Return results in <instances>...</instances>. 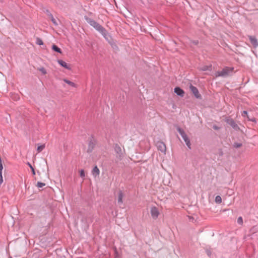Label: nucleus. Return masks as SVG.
I'll return each mask as SVG.
<instances>
[{"label": "nucleus", "mask_w": 258, "mask_h": 258, "mask_svg": "<svg viewBox=\"0 0 258 258\" xmlns=\"http://www.w3.org/2000/svg\"><path fill=\"white\" fill-rule=\"evenodd\" d=\"M95 146V141L93 139H91L88 144V148L87 151V153H90L92 152Z\"/></svg>", "instance_id": "6e6552de"}, {"label": "nucleus", "mask_w": 258, "mask_h": 258, "mask_svg": "<svg viewBox=\"0 0 258 258\" xmlns=\"http://www.w3.org/2000/svg\"><path fill=\"white\" fill-rule=\"evenodd\" d=\"M45 13L49 17H50V15H52L51 13L48 10H46Z\"/></svg>", "instance_id": "2f4dec72"}, {"label": "nucleus", "mask_w": 258, "mask_h": 258, "mask_svg": "<svg viewBox=\"0 0 258 258\" xmlns=\"http://www.w3.org/2000/svg\"><path fill=\"white\" fill-rule=\"evenodd\" d=\"M207 253L209 255H210V252H208Z\"/></svg>", "instance_id": "4c0bfd02"}, {"label": "nucleus", "mask_w": 258, "mask_h": 258, "mask_svg": "<svg viewBox=\"0 0 258 258\" xmlns=\"http://www.w3.org/2000/svg\"><path fill=\"white\" fill-rule=\"evenodd\" d=\"M159 214L158 210L156 207H153L151 208V214L153 218L156 219L158 217Z\"/></svg>", "instance_id": "0eeeda50"}, {"label": "nucleus", "mask_w": 258, "mask_h": 258, "mask_svg": "<svg viewBox=\"0 0 258 258\" xmlns=\"http://www.w3.org/2000/svg\"><path fill=\"white\" fill-rule=\"evenodd\" d=\"M37 70L40 71L43 75H45L47 73L46 70L43 67L39 68Z\"/></svg>", "instance_id": "4be33fe9"}, {"label": "nucleus", "mask_w": 258, "mask_h": 258, "mask_svg": "<svg viewBox=\"0 0 258 258\" xmlns=\"http://www.w3.org/2000/svg\"><path fill=\"white\" fill-rule=\"evenodd\" d=\"M28 164L30 168H31V170H32L33 174L35 175V171L32 166L29 163H28Z\"/></svg>", "instance_id": "bb28decb"}, {"label": "nucleus", "mask_w": 258, "mask_h": 258, "mask_svg": "<svg viewBox=\"0 0 258 258\" xmlns=\"http://www.w3.org/2000/svg\"><path fill=\"white\" fill-rule=\"evenodd\" d=\"M100 173V170L99 168L97 167V166H95L92 171V174L94 177H96L97 176L99 175Z\"/></svg>", "instance_id": "f8f14e48"}, {"label": "nucleus", "mask_w": 258, "mask_h": 258, "mask_svg": "<svg viewBox=\"0 0 258 258\" xmlns=\"http://www.w3.org/2000/svg\"><path fill=\"white\" fill-rule=\"evenodd\" d=\"M249 121L256 122V119L254 117H252L251 119H249Z\"/></svg>", "instance_id": "72a5a7b5"}, {"label": "nucleus", "mask_w": 258, "mask_h": 258, "mask_svg": "<svg viewBox=\"0 0 258 258\" xmlns=\"http://www.w3.org/2000/svg\"><path fill=\"white\" fill-rule=\"evenodd\" d=\"M246 117H247V118L248 119V120H249V119H251V118H250V117L249 116V115H246Z\"/></svg>", "instance_id": "c9c22d12"}, {"label": "nucleus", "mask_w": 258, "mask_h": 258, "mask_svg": "<svg viewBox=\"0 0 258 258\" xmlns=\"http://www.w3.org/2000/svg\"><path fill=\"white\" fill-rule=\"evenodd\" d=\"M45 185V183L41 182H38L37 183V186L39 188L42 187L43 186Z\"/></svg>", "instance_id": "393cba45"}, {"label": "nucleus", "mask_w": 258, "mask_h": 258, "mask_svg": "<svg viewBox=\"0 0 258 258\" xmlns=\"http://www.w3.org/2000/svg\"><path fill=\"white\" fill-rule=\"evenodd\" d=\"M174 92L178 96L183 97L184 94V91L178 87H176L174 88Z\"/></svg>", "instance_id": "1a4fd4ad"}, {"label": "nucleus", "mask_w": 258, "mask_h": 258, "mask_svg": "<svg viewBox=\"0 0 258 258\" xmlns=\"http://www.w3.org/2000/svg\"><path fill=\"white\" fill-rule=\"evenodd\" d=\"M156 147L158 150L160 151L162 153H165L166 147L165 144L161 141H158L156 143Z\"/></svg>", "instance_id": "39448f33"}, {"label": "nucleus", "mask_w": 258, "mask_h": 258, "mask_svg": "<svg viewBox=\"0 0 258 258\" xmlns=\"http://www.w3.org/2000/svg\"><path fill=\"white\" fill-rule=\"evenodd\" d=\"M192 42H193V43H194V44H195V45H197V44H198V43H199V41H198L196 40V41H194Z\"/></svg>", "instance_id": "f704fd0d"}, {"label": "nucleus", "mask_w": 258, "mask_h": 258, "mask_svg": "<svg viewBox=\"0 0 258 258\" xmlns=\"http://www.w3.org/2000/svg\"><path fill=\"white\" fill-rule=\"evenodd\" d=\"M85 20L89 25L100 33L104 38L110 43L109 39L111 38V37L109 33L101 25L91 18L86 17L85 18Z\"/></svg>", "instance_id": "f257e3e1"}, {"label": "nucleus", "mask_w": 258, "mask_h": 258, "mask_svg": "<svg viewBox=\"0 0 258 258\" xmlns=\"http://www.w3.org/2000/svg\"><path fill=\"white\" fill-rule=\"evenodd\" d=\"M177 130L182 137L186 135V134L185 133L184 131L180 127H178L177 128Z\"/></svg>", "instance_id": "f3484780"}, {"label": "nucleus", "mask_w": 258, "mask_h": 258, "mask_svg": "<svg viewBox=\"0 0 258 258\" xmlns=\"http://www.w3.org/2000/svg\"><path fill=\"white\" fill-rule=\"evenodd\" d=\"M114 151L117 154L114 162L117 164L122 159V150L120 147L118 145L116 144L114 146Z\"/></svg>", "instance_id": "7ed1b4c3"}, {"label": "nucleus", "mask_w": 258, "mask_h": 258, "mask_svg": "<svg viewBox=\"0 0 258 258\" xmlns=\"http://www.w3.org/2000/svg\"><path fill=\"white\" fill-rule=\"evenodd\" d=\"M111 46L113 49L116 50H117L118 49V47L117 46V45L115 44H114V43L111 44Z\"/></svg>", "instance_id": "c85d7f7f"}, {"label": "nucleus", "mask_w": 258, "mask_h": 258, "mask_svg": "<svg viewBox=\"0 0 258 258\" xmlns=\"http://www.w3.org/2000/svg\"><path fill=\"white\" fill-rule=\"evenodd\" d=\"M233 146L235 148H239L242 146V144L240 143H234Z\"/></svg>", "instance_id": "b1692460"}, {"label": "nucleus", "mask_w": 258, "mask_h": 258, "mask_svg": "<svg viewBox=\"0 0 258 258\" xmlns=\"http://www.w3.org/2000/svg\"><path fill=\"white\" fill-rule=\"evenodd\" d=\"M52 49L57 52H58L59 53H62V51L60 49V48H59L58 47H57L56 45L55 44H53L52 46Z\"/></svg>", "instance_id": "dca6fc26"}, {"label": "nucleus", "mask_w": 258, "mask_h": 258, "mask_svg": "<svg viewBox=\"0 0 258 258\" xmlns=\"http://www.w3.org/2000/svg\"><path fill=\"white\" fill-rule=\"evenodd\" d=\"M223 155V152L220 150V155L222 156Z\"/></svg>", "instance_id": "e433bc0d"}, {"label": "nucleus", "mask_w": 258, "mask_h": 258, "mask_svg": "<svg viewBox=\"0 0 258 258\" xmlns=\"http://www.w3.org/2000/svg\"><path fill=\"white\" fill-rule=\"evenodd\" d=\"M248 38L251 43L252 44L254 47H256L258 46L257 40L255 37L251 36H249Z\"/></svg>", "instance_id": "9d476101"}, {"label": "nucleus", "mask_w": 258, "mask_h": 258, "mask_svg": "<svg viewBox=\"0 0 258 258\" xmlns=\"http://www.w3.org/2000/svg\"><path fill=\"white\" fill-rule=\"evenodd\" d=\"M226 122L230 125L235 131L239 130V127L232 118H227L225 120Z\"/></svg>", "instance_id": "20e7f679"}, {"label": "nucleus", "mask_w": 258, "mask_h": 258, "mask_svg": "<svg viewBox=\"0 0 258 258\" xmlns=\"http://www.w3.org/2000/svg\"><path fill=\"white\" fill-rule=\"evenodd\" d=\"M57 62L62 67H63L68 70L71 69L70 66L69 64H68L65 61H64L62 60H60V59H58L57 60Z\"/></svg>", "instance_id": "9b49d317"}, {"label": "nucleus", "mask_w": 258, "mask_h": 258, "mask_svg": "<svg viewBox=\"0 0 258 258\" xmlns=\"http://www.w3.org/2000/svg\"><path fill=\"white\" fill-rule=\"evenodd\" d=\"M85 176V172H84V170H81L80 171V176L82 178H84Z\"/></svg>", "instance_id": "cd10ccee"}, {"label": "nucleus", "mask_w": 258, "mask_h": 258, "mask_svg": "<svg viewBox=\"0 0 258 258\" xmlns=\"http://www.w3.org/2000/svg\"><path fill=\"white\" fill-rule=\"evenodd\" d=\"M123 197V194L122 191L119 190L118 192V195L117 198V203L119 204L122 203V198Z\"/></svg>", "instance_id": "ddd939ff"}, {"label": "nucleus", "mask_w": 258, "mask_h": 258, "mask_svg": "<svg viewBox=\"0 0 258 258\" xmlns=\"http://www.w3.org/2000/svg\"><path fill=\"white\" fill-rule=\"evenodd\" d=\"M183 139V140L184 141V142H185V144L186 145H187V146L190 149V140L189 139H188V138L187 137V136H186V135L184 136H183V137H182Z\"/></svg>", "instance_id": "4468645a"}, {"label": "nucleus", "mask_w": 258, "mask_h": 258, "mask_svg": "<svg viewBox=\"0 0 258 258\" xmlns=\"http://www.w3.org/2000/svg\"><path fill=\"white\" fill-rule=\"evenodd\" d=\"M49 18L50 19L51 21H52V22L53 23V24L54 25H55V26L57 25V22H56V20L53 17L52 15H50V17Z\"/></svg>", "instance_id": "6ab92c4d"}, {"label": "nucleus", "mask_w": 258, "mask_h": 258, "mask_svg": "<svg viewBox=\"0 0 258 258\" xmlns=\"http://www.w3.org/2000/svg\"><path fill=\"white\" fill-rule=\"evenodd\" d=\"M222 202V199L220 196H217L215 198V202L218 204H220Z\"/></svg>", "instance_id": "412c9836"}, {"label": "nucleus", "mask_w": 258, "mask_h": 258, "mask_svg": "<svg viewBox=\"0 0 258 258\" xmlns=\"http://www.w3.org/2000/svg\"><path fill=\"white\" fill-rule=\"evenodd\" d=\"M200 70L203 71H211L212 70V66H202L200 68Z\"/></svg>", "instance_id": "2eb2a0df"}, {"label": "nucleus", "mask_w": 258, "mask_h": 258, "mask_svg": "<svg viewBox=\"0 0 258 258\" xmlns=\"http://www.w3.org/2000/svg\"><path fill=\"white\" fill-rule=\"evenodd\" d=\"M189 88L191 92L194 94L195 96L198 99L201 98V95L199 92L198 89L191 84L190 85Z\"/></svg>", "instance_id": "423d86ee"}, {"label": "nucleus", "mask_w": 258, "mask_h": 258, "mask_svg": "<svg viewBox=\"0 0 258 258\" xmlns=\"http://www.w3.org/2000/svg\"><path fill=\"white\" fill-rule=\"evenodd\" d=\"M36 43L38 45H43V42L40 38H37L36 41Z\"/></svg>", "instance_id": "5701e85b"}, {"label": "nucleus", "mask_w": 258, "mask_h": 258, "mask_svg": "<svg viewBox=\"0 0 258 258\" xmlns=\"http://www.w3.org/2000/svg\"><path fill=\"white\" fill-rule=\"evenodd\" d=\"M213 128L215 130H219L220 129V127L216 125H214L213 126Z\"/></svg>", "instance_id": "c756f323"}, {"label": "nucleus", "mask_w": 258, "mask_h": 258, "mask_svg": "<svg viewBox=\"0 0 258 258\" xmlns=\"http://www.w3.org/2000/svg\"><path fill=\"white\" fill-rule=\"evenodd\" d=\"M233 69L231 68L225 67L223 68L222 71L216 72L215 76L216 77H227L231 75L232 73Z\"/></svg>", "instance_id": "f03ea898"}, {"label": "nucleus", "mask_w": 258, "mask_h": 258, "mask_svg": "<svg viewBox=\"0 0 258 258\" xmlns=\"http://www.w3.org/2000/svg\"><path fill=\"white\" fill-rule=\"evenodd\" d=\"M9 258H12V257L11 256H10V257H9Z\"/></svg>", "instance_id": "58836bf2"}, {"label": "nucleus", "mask_w": 258, "mask_h": 258, "mask_svg": "<svg viewBox=\"0 0 258 258\" xmlns=\"http://www.w3.org/2000/svg\"><path fill=\"white\" fill-rule=\"evenodd\" d=\"M3 182L2 173H0V184Z\"/></svg>", "instance_id": "7c9ffc66"}, {"label": "nucleus", "mask_w": 258, "mask_h": 258, "mask_svg": "<svg viewBox=\"0 0 258 258\" xmlns=\"http://www.w3.org/2000/svg\"><path fill=\"white\" fill-rule=\"evenodd\" d=\"M247 114V112L246 111H243L242 113V116H246Z\"/></svg>", "instance_id": "473e14b6"}, {"label": "nucleus", "mask_w": 258, "mask_h": 258, "mask_svg": "<svg viewBox=\"0 0 258 258\" xmlns=\"http://www.w3.org/2000/svg\"><path fill=\"white\" fill-rule=\"evenodd\" d=\"M64 82H65L66 83H67L68 85L72 86V87H76V85L74 83L68 80H67V79H64L63 80Z\"/></svg>", "instance_id": "a211bd4d"}, {"label": "nucleus", "mask_w": 258, "mask_h": 258, "mask_svg": "<svg viewBox=\"0 0 258 258\" xmlns=\"http://www.w3.org/2000/svg\"><path fill=\"white\" fill-rule=\"evenodd\" d=\"M237 223L240 224V225H242V223H243V220H242V218L241 217H239L237 219Z\"/></svg>", "instance_id": "a878e982"}, {"label": "nucleus", "mask_w": 258, "mask_h": 258, "mask_svg": "<svg viewBox=\"0 0 258 258\" xmlns=\"http://www.w3.org/2000/svg\"><path fill=\"white\" fill-rule=\"evenodd\" d=\"M44 148H45L44 144L39 146L37 149V151L38 153L41 152L44 149Z\"/></svg>", "instance_id": "aec40b11"}]
</instances>
